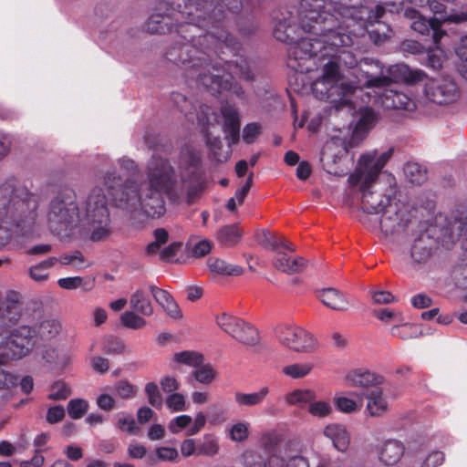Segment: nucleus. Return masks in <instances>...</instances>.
<instances>
[{
  "instance_id": "52",
  "label": "nucleus",
  "mask_w": 467,
  "mask_h": 467,
  "mask_svg": "<svg viewBox=\"0 0 467 467\" xmlns=\"http://www.w3.org/2000/svg\"><path fill=\"white\" fill-rule=\"evenodd\" d=\"M71 394L69 387L63 381L55 382L50 388L48 399L52 400H64Z\"/></svg>"
},
{
  "instance_id": "13",
  "label": "nucleus",
  "mask_w": 467,
  "mask_h": 467,
  "mask_svg": "<svg viewBox=\"0 0 467 467\" xmlns=\"http://www.w3.org/2000/svg\"><path fill=\"white\" fill-rule=\"evenodd\" d=\"M217 115L207 105H201L197 112V122L202 127V131L205 135L206 145L214 158L222 161L219 150L222 149V140L219 136H214L212 130L213 122H217Z\"/></svg>"
},
{
  "instance_id": "10",
  "label": "nucleus",
  "mask_w": 467,
  "mask_h": 467,
  "mask_svg": "<svg viewBox=\"0 0 467 467\" xmlns=\"http://www.w3.org/2000/svg\"><path fill=\"white\" fill-rule=\"evenodd\" d=\"M10 327H0V332L3 335V341L0 342V366L7 364L10 360L20 359L26 356L35 344V329L27 326H22L14 329L6 337L5 334Z\"/></svg>"
},
{
  "instance_id": "62",
  "label": "nucleus",
  "mask_w": 467,
  "mask_h": 467,
  "mask_svg": "<svg viewBox=\"0 0 467 467\" xmlns=\"http://www.w3.org/2000/svg\"><path fill=\"white\" fill-rule=\"evenodd\" d=\"M199 450L200 452L204 455L213 456L218 451V442L213 437L205 435L203 442L200 446Z\"/></svg>"
},
{
  "instance_id": "49",
  "label": "nucleus",
  "mask_w": 467,
  "mask_h": 467,
  "mask_svg": "<svg viewBox=\"0 0 467 467\" xmlns=\"http://www.w3.org/2000/svg\"><path fill=\"white\" fill-rule=\"evenodd\" d=\"M88 409V403L82 399L71 400L67 404V412L72 419H80Z\"/></svg>"
},
{
  "instance_id": "48",
  "label": "nucleus",
  "mask_w": 467,
  "mask_h": 467,
  "mask_svg": "<svg viewBox=\"0 0 467 467\" xmlns=\"http://www.w3.org/2000/svg\"><path fill=\"white\" fill-rule=\"evenodd\" d=\"M117 427L127 433L136 435L139 433L140 428L131 415L123 413L118 415Z\"/></svg>"
},
{
  "instance_id": "20",
  "label": "nucleus",
  "mask_w": 467,
  "mask_h": 467,
  "mask_svg": "<svg viewBox=\"0 0 467 467\" xmlns=\"http://www.w3.org/2000/svg\"><path fill=\"white\" fill-rule=\"evenodd\" d=\"M287 457L283 455L282 450L264 455L251 452L245 455V463L248 467H285Z\"/></svg>"
},
{
  "instance_id": "21",
  "label": "nucleus",
  "mask_w": 467,
  "mask_h": 467,
  "mask_svg": "<svg viewBox=\"0 0 467 467\" xmlns=\"http://www.w3.org/2000/svg\"><path fill=\"white\" fill-rule=\"evenodd\" d=\"M273 266L283 273L293 275L302 272L306 267V261L301 256L289 255L285 252H276Z\"/></svg>"
},
{
  "instance_id": "50",
  "label": "nucleus",
  "mask_w": 467,
  "mask_h": 467,
  "mask_svg": "<svg viewBox=\"0 0 467 467\" xmlns=\"http://www.w3.org/2000/svg\"><path fill=\"white\" fill-rule=\"evenodd\" d=\"M112 391L118 397L128 400L135 396L136 387L127 380H119L113 386Z\"/></svg>"
},
{
  "instance_id": "11",
  "label": "nucleus",
  "mask_w": 467,
  "mask_h": 467,
  "mask_svg": "<svg viewBox=\"0 0 467 467\" xmlns=\"http://www.w3.org/2000/svg\"><path fill=\"white\" fill-rule=\"evenodd\" d=\"M367 77L364 86L384 89L377 93L379 102L385 109L414 110L416 108L414 100L404 91L394 88H388L390 80L388 77L373 76L366 71Z\"/></svg>"
},
{
  "instance_id": "45",
  "label": "nucleus",
  "mask_w": 467,
  "mask_h": 467,
  "mask_svg": "<svg viewBox=\"0 0 467 467\" xmlns=\"http://www.w3.org/2000/svg\"><path fill=\"white\" fill-rule=\"evenodd\" d=\"M260 443L264 450V454L282 450L279 435L275 432H267L263 434Z\"/></svg>"
},
{
  "instance_id": "59",
  "label": "nucleus",
  "mask_w": 467,
  "mask_h": 467,
  "mask_svg": "<svg viewBox=\"0 0 467 467\" xmlns=\"http://www.w3.org/2000/svg\"><path fill=\"white\" fill-rule=\"evenodd\" d=\"M171 99L179 110L185 114V116L192 120V112L190 109L192 108V103L187 99L185 96L181 93H172Z\"/></svg>"
},
{
  "instance_id": "57",
  "label": "nucleus",
  "mask_w": 467,
  "mask_h": 467,
  "mask_svg": "<svg viewBox=\"0 0 467 467\" xmlns=\"http://www.w3.org/2000/svg\"><path fill=\"white\" fill-rule=\"evenodd\" d=\"M103 350L109 354H121L125 352V345L117 337H108L104 339Z\"/></svg>"
},
{
  "instance_id": "58",
  "label": "nucleus",
  "mask_w": 467,
  "mask_h": 467,
  "mask_svg": "<svg viewBox=\"0 0 467 467\" xmlns=\"http://www.w3.org/2000/svg\"><path fill=\"white\" fill-rule=\"evenodd\" d=\"M262 130L261 124L251 122L246 124L243 129V140L245 143L251 144L260 135Z\"/></svg>"
},
{
  "instance_id": "31",
  "label": "nucleus",
  "mask_w": 467,
  "mask_h": 467,
  "mask_svg": "<svg viewBox=\"0 0 467 467\" xmlns=\"http://www.w3.org/2000/svg\"><path fill=\"white\" fill-rule=\"evenodd\" d=\"M390 74L407 83H415L423 79L424 73L413 70L405 64H399L389 69Z\"/></svg>"
},
{
  "instance_id": "5",
  "label": "nucleus",
  "mask_w": 467,
  "mask_h": 467,
  "mask_svg": "<svg viewBox=\"0 0 467 467\" xmlns=\"http://www.w3.org/2000/svg\"><path fill=\"white\" fill-rule=\"evenodd\" d=\"M237 46L238 43L234 39V47L221 44L207 50V61L197 68L187 70L188 77L195 78L198 83L207 88L213 95L219 94L223 90H229L236 97L244 99V90L234 81V77L245 80L253 79V74L247 59L242 56L236 57L234 60L226 61L223 66L221 59L213 60L212 57V53L215 52L218 47H225L235 49Z\"/></svg>"
},
{
  "instance_id": "40",
  "label": "nucleus",
  "mask_w": 467,
  "mask_h": 467,
  "mask_svg": "<svg viewBox=\"0 0 467 467\" xmlns=\"http://www.w3.org/2000/svg\"><path fill=\"white\" fill-rule=\"evenodd\" d=\"M406 179L413 184H421L427 180L426 170L418 163H407L404 167Z\"/></svg>"
},
{
  "instance_id": "6",
  "label": "nucleus",
  "mask_w": 467,
  "mask_h": 467,
  "mask_svg": "<svg viewBox=\"0 0 467 467\" xmlns=\"http://www.w3.org/2000/svg\"><path fill=\"white\" fill-rule=\"evenodd\" d=\"M37 202L26 188L14 178L0 184V228L16 226L24 230L36 219Z\"/></svg>"
},
{
  "instance_id": "55",
  "label": "nucleus",
  "mask_w": 467,
  "mask_h": 467,
  "mask_svg": "<svg viewBox=\"0 0 467 467\" xmlns=\"http://www.w3.org/2000/svg\"><path fill=\"white\" fill-rule=\"evenodd\" d=\"M145 393L149 403L154 408L160 409L162 406V397L156 383L149 382L145 386Z\"/></svg>"
},
{
  "instance_id": "2",
  "label": "nucleus",
  "mask_w": 467,
  "mask_h": 467,
  "mask_svg": "<svg viewBox=\"0 0 467 467\" xmlns=\"http://www.w3.org/2000/svg\"><path fill=\"white\" fill-rule=\"evenodd\" d=\"M146 27L151 34L174 33L165 58L185 72L203 65L207 50L234 45L220 0H162Z\"/></svg>"
},
{
  "instance_id": "18",
  "label": "nucleus",
  "mask_w": 467,
  "mask_h": 467,
  "mask_svg": "<svg viewBox=\"0 0 467 467\" xmlns=\"http://www.w3.org/2000/svg\"><path fill=\"white\" fill-rule=\"evenodd\" d=\"M436 241L428 234H420L410 248V258L413 264H425L431 258Z\"/></svg>"
},
{
  "instance_id": "17",
  "label": "nucleus",
  "mask_w": 467,
  "mask_h": 467,
  "mask_svg": "<svg viewBox=\"0 0 467 467\" xmlns=\"http://www.w3.org/2000/svg\"><path fill=\"white\" fill-rule=\"evenodd\" d=\"M380 219V228L385 234H393L403 230L407 225V221L400 209V204L396 202L387 207Z\"/></svg>"
},
{
  "instance_id": "3",
  "label": "nucleus",
  "mask_w": 467,
  "mask_h": 467,
  "mask_svg": "<svg viewBox=\"0 0 467 467\" xmlns=\"http://www.w3.org/2000/svg\"><path fill=\"white\" fill-rule=\"evenodd\" d=\"M274 19L275 38L290 45L287 67L301 74L318 69L327 48L352 43L350 34L338 31V21L325 0H291Z\"/></svg>"
},
{
  "instance_id": "4",
  "label": "nucleus",
  "mask_w": 467,
  "mask_h": 467,
  "mask_svg": "<svg viewBox=\"0 0 467 467\" xmlns=\"http://www.w3.org/2000/svg\"><path fill=\"white\" fill-rule=\"evenodd\" d=\"M392 154V148L380 153L377 150L365 152L360 156L355 172L348 178V182L353 186L361 183V208L365 213L377 214L396 202L395 178L386 175L381 181L376 182L379 174Z\"/></svg>"
},
{
  "instance_id": "42",
  "label": "nucleus",
  "mask_w": 467,
  "mask_h": 467,
  "mask_svg": "<svg viewBox=\"0 0 467 467\" xmlns=\"http://www.w3.org/2000/svg\"><path fill=\"white\" fill-rule=\"evenodd\" d=\"M174 361L185 364L190 367L197 368L202 364L203 357L196 351H182L174 354Z\"/></svg>"
},
{
  "instance_id": "37",
  "label": "nucleus",
  "mask_w": 467,
  "mask_h": 467,
  "mask_svg": "<svg viewBox=\"0 0 467 467\" xmlns=\"http://www.w3.org/2000/svg\"><path fill=\"white\" fill-rule=\"evenodd\" d=\"M358 400H354L345 396H335L334 403L336 408L343 413H353L359 410L362 407L364 396L357 395Z\"/></svg>"
},
{
  "instance_id": "34",
  "label": "nucleus",
  "mask_w": 467,
  "mask_h": 467,
  "mask_svg": "<svg viewBox=\"0 0 467 467\" xmlns=\"http://www.w3.org/2000/svg\"><path fill=\"white\" fill-rule=\"evenodd\" d=\"M317 394L314 390L306 389H295L285 396V400L289 405L304 406L305 404L310 405V403L316 400Z\"/></svg>"
},
{
  "instance_id": "54",
  "label": "nucleus",
  "mask_w": 467,
  "mask_h": 467,
  "mask_svg": "<svg viewBox=\"0 0 467 467\" xmlns=\"http://www.w3.org/2000/svg\"><path fill=\"white\" fill-rule=\"evenodd\" d=\"M165 403L167 408L173 412L184 411L187 410L184 396L178 392L169 395L165 400Z\"/></svg>"
},
{
  "instance_id": "27",
  "label": "nucleus",
  "mask_w": 467,
  "mask_h": 467,
  "mask_svg": "<svg viewBox=\"0 0 467 467\" xmlns=\"http://www.w3.org/2000/svg\"><path fill=\"white\" fill-rule=\"evenodd\" d=\"M440 26L441 24L438 19H427L420 16L417 20L411 23L410 27L421 35H427L432 30L434 42L438 44L444 35V32L440 29Z\"/></svg>"
},
{
  "instance_id": "39",
  "label": "nucleus",
  "mask_w": 467,
  "mask_h": 467,
  "mask_svg": "<svg viewBox=\"0 0 467 467\" xmlns=\"http://www.w3.org/2000/svg\"><path fill=\"white\" fill-rule=\"evenodd\" d=\"M233 337L244 345L254 346L258 342V332L254 327L244 321L243 326H240Z\"/></svg>"
},
{
  "instance_id": "23",
  "label": "nucleus",
  "mask_w": 467,
  "mask_h": 467,
  "mask_svg": "<svg viewBox=\"0 0 467 467\" xmlns=\"http://www.w3.org/2000/svg\"><path fill=\"white\" fill-rule=\"evenodd\" d=\"M323 433L330 439L335 448L339 451H345L350 441L349 434L344 425L333 423L325 427Z\"/></svg>"
},
{
  "instance_id": "32",
  "label": "nucleus",
  "mask_w": 467,
  "mask_h": 467,
  "mask_svg": "<svg viewBox=\"0 0 467 467\" xmlns=\"http://www.w3.org/2000/svg\"><path fill=\"white\" fill-rule=\"evenodd\" d=\"M130 305L132 309L143 316H151L153 307L142 289H137L130 296Z\"/></svg>"
},
{
  "instance_id": "63",
  "label": "nucleus",
  "mask_w": 467,
  "mask_h": 467,
  "mask_svg": "<svg viewBox=\"0 0 467 467\" xmlns=\"http://www.w3.org/2000/svg\"><path fill=\"white\" fill-rule=\"evenodd\" d=\"M444 462V454L440 451H433L422 461L420 467H439Z\"/></svg>"
},
{
  "instance_id": "14",
  "label": "nucleus",
  "mask_w": 467,
  "mask_h": 467,
  "mask_svg": "<svg viewBox=\"0 0 467 467\" xmlns=\"http://www.w3.org/2000/svg\"><path fill=\"white\" fill-rule=\"evenodd\" d=\"M424 91L429 100L439 105L454 102L459 94L456 84L449 79H431L425 84Z\"/></svg>"
},
{
  "instance_id": "46",
  "label": "nucleus",
  "mask_w": 467,
  "mask_h": 467,
  "mask_svg": "<svg viewBox=\"0 0 467 467\" xmlns=\"http://www.w3.org/2000/svg\"><path fill=\"white\" fill-rule=\"evenodd\" d=\"M193 378L200 383L210 384L216 377V372L211 365H199L192 371Z\"/></svg>"
},
{
  "instance_id": "61",
  "label": "nucleus",
  "mask_w": 467,
  "mask_h": 467,
  "mask_svg": "<svg viewBox=\"0 0 467 467\" xmlns=\"http://www.w3.org/2000/svg\"><path fill=\"white\" fill-rule=\"evenodd\" d=\"M230 436L233 441H243L248 437V424L238 422L232 426Z\"/></svg>"
},
{
  "instance_id": "15",
  "label": "nucleus",
  "mask_w": 467,
  "mask_h": 467,
  "mask_svg": "<svg viewBox=\"0 0 467 467\" xmlns=\"http://www.w3.org/2000/svg\"><path fill=\"white\" fill-rule=\"evenodd\" d=\"M343 27L347 34H350L352 36V42H354V35L349 30L350 27H346L345 26H343ZM352 44L353 43L334 47L335 48L333 49L327 48V54L326 55L325 61L323 63H331L336 65L338 70H340V67L343 66L349 68L354 67L358 63V59L353 52L348 49V47Z\"/></svg>"
},
{
  "instance_id": "43",
  "label": "nucleus",
  "mask_w": 467,
  "mask_h": 467,
  "mask_svg": "<svg viewBox=\"0 0 467 467\" xmlns=\"http://www.w3.org/2000/svg\"><path fill=\"white\" fill-rule=\"evenodd\" d=\"M307 410L315 418H326L332 414L333 407L329 401L314 400Z\"/></svg>"
},
{
  "instance_id": "12",
  "label": "nucleus",
  "mask_w": 467,
  "mask_h": 467,
  "mask_svg": "<svg viewBox=\"0 0 467 467\" xmlns=\"http://www.w3.org/2000/svg\"><path fill=\"white\" fill-rule=\"evenodd\" d=\"M275 337L285 348L300 353L311 352L316 348L314 337L296 325L282 324L275 329Z\"/></svg>"
},
{
  "instance_id": "28",
  "label": "nucleus",
  "mask_w": 467,
  "mask_h": 467,
  "mask_svg": "<svg viewBox=\"0 0 467 467\" xmlns=\"http://www.w3.org/2000/svg\"><path fill=\"white\" fill-rule=\"evenodd\" d=\"M377 120V114L372 109L366 108L362 109L353 130V136L355 138L362 137L372 129Z\"/></svg>"
},
{
  "instance_id": "25",
  "label": "nucleus",
  "mask_w": 467,
  "mask_h": 467,
  "mask_svg": "<svg viewBox=\"0 0 467 467\" xmlns=\"http://www.w3.org/2000/svg\"><path fill=\"white\" fill-rule=\"evenodd\" d=\"M19 294L16 292H10L7 295L8 300L11 305L7 306L5 311L0 312V327L13 326L17 323L20 318V307L16 305L19 300ZM3 341V335L0 332V342Z\"/></svg>"
},
{
  "instance_id": "7",
  "label": "nucleus",
  "mask_w": 467,
  "mask_h": 467,
  "mask_svg": "<svg viewBox=\"0 0 467 467\" xmlns=\"http://www.w3.org/2000/svg\"><path fill=\"white\" fill-rule=\"evenodd\" d=\"M319 67L320 75L311 85L314 96L328 101L336 110L347 109L351 113L355 108L350 97L357 91V87L345 79L336 65L322 63Z\"/></svg>"
},
{
  "instance_id": "36",
  "label": "nucleus",
  "mask_w": 467,
  "mask_h": 467,
  "mask_svg": "<svg viewBox=\"0 0 467 467\" xmlns=\"http://www.w3.org/2000/svg\"><path fill=\"white\" fill-rule=\"evenodd\" d=\"M269 393L267 387H263L258 392L253 393H235V401L242 406H255L263 402L264 399Z\"/></svg>"
},
{
  "instance_id": "24",
  "label": "nucleus",
  "mask_w": 467,
  "mask_h": 467,
  "mask_svg": "<svg viewBox=\"0 0 467 467\" xmlns=\"http://www.w3.org/2000/svg\"><path fill=\"white\" fill-rule=\"evenodd\" d=\"M379 460L385 465L397 463L404 453V446L397 440L386 441L379 449Z\"/></svg>"
},
{
  "instance_id": "60",
  "label": "nucleus",
  "mask_w": 467,
  "mask_h": 467,
  "mask_svg": "<svg viewBox=\"0 0 467 467\" xmlns=\"http://www.w3.org/2000/svg\"><path fill=\"white\" fill-rule=\"evenodd\" d=\"M59 262L62 265H72L74 267L83 268L85 259L79 251H75L70 254H63L59 258Z\"/></svg>"
},
{
  "instance_id": "22",
  "label": "nucleus",
  "mask_w": 467,
  "mask_h": 467,
  "mask_svg": "<svg viewBox=\"0 0 467 467\" xmlns=\"http://www.w3.org/2000/svg\"><path fill=\"white\" fill-rule=\"evenodd\" d=\"M318 299L327 307L336 311H345L348 301L342 293L335 288H324L317 292Z\"/></svg>"
},
{
  "instance_id": "56",
  "label": "nucleus",
  "mask_w": 467,
  "mask_h": 467,
  "mask_svg": "<svg viewBox=\"0 0 467 467\" xmlns=\"http://www.w3.org/2000/svg\"><path fill=\"white\" fill-rule=\"evenodd\" d=\"M192 419L190 415H180L170 420L168 424L169 431L173 433H179L182 430L187 428L192 423Z\"/></svg>"
},
{
  "instance_id": "19",
  "label": "nucleus",
  "mask_w": 467,
  "mask_h": 467,
  "mask_svg": "<svg viewBox=\"0 0 467 467\" xmlns=\"http://www.w3.org/2000/svg\"><path fill=\"white\" fill-rule=\"evenodd\" d=\"M346 381L349 387L366 389L382 384L384 378L368 369L357 368L347 374Z\"/></svg>"
},
{
  "instance_id": "51",
  "label": "nucleus",
  "mask_w": 467,
  "mask_h": 467,
  "mask_svg": "<svg viewBox=\"0 0 467 467\" xmlns=\"http://www.w3.org/2000/svg\"><path fill=\"white\" fill-rule=\"evenodd\" d=\"M121 324L129 328L138 329L146 325L145 319L133 311H126L120 317Z\"/></svg>"
},
{
  "instance_id": "38",
  "label": "nucleus",
  "mask_w": 467,
  "mask_h": 467,
  "mask_svg": "<svg viewBox=\"0 0 467 467\" xmlns=\"http://www.w3.org/2000/svg\"><path fill=\"white\" fill-rule=\"evenodd\" d=\"M216 324L232 337L238 331L240 326H243L244 320L237 317L223 313L221 316L215 317Z\"/></svg>"
},
{
  "instance_id": "9",
  "label": "nucleus",
  "mask_w": 467,
  "mask_h": 467,
  "mask_svg": "<svg viewBox=\"0 0 467 467\" xmlns=\"http://www.w3.org/2000/svg\"><path fill=\"white\" fill-rule=\"evenodd\" d=\"M47 220L51 230L57 233L83 225L81 210L73 190L66 189L52 199Z\"/></svg>"
},
{
  "instance_id": "35",
  "label": "nucleus",
  "mask_w": 467,
  "mask_h": 467,
  "mask_svg": "<svg viewBox=\"0 0 467 467\" xmlns=\"http://www.w3.org/2000/svg\"><path fill=\"white\" fill-rule=\"evenodd\" d=\"M56 257H49L28 269L29 276L36 282L46 281L48 277V270L56 264Z\"/></svg>"
},
{
  "instance_id": "1",
  "label": "nucleus",
  "mask_w": 467,
  "mask_h": 467,
  "mask_svg": "<svg viewBox=\"0 0 467 467\" xmlns=\"http://www.w3.org/2000/svg\"><path fill=\"white\" fill-rule=\"evenodd\" d=\"M109 161L108 156L99 157L98 185L90 191L81 210L83 225H88L92 241H101L111 234L108 199L99 185L108 189L119 209L133 218L140 214L160 217L166 211L165 197L172 202L185 199L191 204L204 189L202 151L191 143L180 150L178 177L168 159L153 155L146 164L144 181L128 179L121 184L122 178L114 168L103 170Z\"/></svg>"
},
{
  "instance_id": "44",
  "label": "nucleus",
  "mask_w": 467,
  "mask_h": 467,
  "mask_svg": "<svg viewBox=\"0 0 467 467\" xmlns=\"http://www.w3.org/2000/svg\"><path fill=\"white\" fill-rule=\"evenodd\" d=\"M313 368L311 363H295L283 368V372L292 379H301L310 373Z\"/></svg>"
},
{
  "instance_id": "8",
  "label": "nucleus",
  "mask_w": 467,
  "mask_h": 467,
  "mask_svg": "<svg viewBox=\"0 0 467 467\" xmlns=\"http://www.w3.org/2000/svg\"><path fill=\"white\" fill-rule=\"evenodd\" d=\"M329 13L338 21V31H344L343 26L351 27L358 24L365 27L372 25L383 16L386 8L377 5L374 9L362 5V0H325Z\"/></svg>"
},
{
  "instance_id": "53",
  "label": "nucleus",
  "mask_w": 467,
  "mask_h": 467,
  "mask_svg": "<svg viewBox=\"0 0 467 467\" xmlns=\"http://www.w3.org/2000/svg\"><path fill=\"white\" fill-rule=\"evenodd\" d=\"M378 27L371 29L368 34L370 39L376 44L380 45L391 36V29L385 24L378 23Z\"/></svg>"
},
{
  "instance_id": "41",
  "label": "nucleus",
  "mask_w": 467,
  "mask_h": 467,
  "mask_svg": "<svg viewBox=\"0 0 467 467\" xmlns=\"http://www.w3.org/2000/svg\"><path fill=\"white\" fill-rule=\"evenodd\" d=\"M60 329L61 325L57 320L48 319L38 325L37 334L42 339L48 340L58 335Z\"/></svg>"
},
{
  "instance_id": "26",
  "label": "nucleus",
  "mask_w": 467,
  "mask_h": 467,
  "mask_svg": "<svg viewBox=\"0 0 467 467\" xmlns=\"http://www.w3.org/2000/svg\"><path fill=\"white\" fill-rule=\"evenodd\" d=\"M150 292L155 301L166 311L170 317L173 318L181 317V311L178 305L166 290L161 289L155 285H150Z\"/></svg>"
},
{
  "instance_id": "33",
  "label": "nucleus",
  "mask_w": 467,
  "mask_h": 467,
  "mask_svg": "<svg viewBox=\"0 0 467 467\" xmlns=\"http://www.w3.org/2000/svg\"><path fill=\"white\" fill-rule=\"evenodd\" d=\"M242 237V232L237 224L225 225L222 227L217 234L220 244L224 246L235 245Z\"/></svg>"
},
{
  "instance_id": "16",
  "label": "nucleus",
  "mask_w": 467,
  "mask_h": 467,
  "mask_svg": "<svg viewBox=\"0 0 467 467\" xmlns=\"http://www.w3.org/2000/svg\"><path fill=\"white\" fill-rule=\"evenodd\" d=\"M221 114L223 119V131L229 146L235 144L240 139L241 119L238 109L229 104L221 108Z\"/></svg>"
},
{
  "instance_id": "30",
  "label": "nucleus",
  "mask_w": 467,
  "mask_h": 467,
  "mask_svg": "<svg viewBox=\"0 0 467 467\" xmlns=\"http://www.w3.org/2000/svg\"><path fill=\"white\" fill-rule=\"evenodd\" d=\"M207 265L212 272L218 275L236 276L243 274V268L241 266L229 264L219 258H209Z\"/></svg>"
},
{
  "instance_id": "29",
  "label": "nucleus",
  "mask_w": 467,
  "mask_h": 467,
  "mask_svg": "<svg viewBox=\"0 0 467 467\" xmlns=\"http://www.w3.org/2000/svg\"><path fill=\"white\" fill-rule=\"evenodd\" d=\"M367 410L371 416H381L388 410V401L380 389H373L368 396Z\"/></svg>"
},
{
  "instance_id": "64",
  "label": "nucleus",
  "mask_w": 467,
  "mask_h": 467,
  "mask_svg": "<svg viewBox=\"0 0 467 467\" xmlns=\"http://www.w3.org/2000/svg\"><path fill=\"white\" fill-rule=\"evenodd\" d=\"M57 284L61 288L70 290L84 286L86 282L80 276H74L60 278Z\"/></svg>"
},
{
  "instance_id": "47",
  "label": "nucleus",
  "mask_w": 467,
  "mask_h": 467,
  "mask_svg": "<svg viewBox=\"0 0 467 467\" xmlns=\"http://www.w3.org/2000/svg\"><path fill=\"white\" fill-rule=\"evenodd\" d=\"M390 333L393 337H400L403 340L417 337L420 334L413 325L408 323L392 327Z\"/></svg>"
}]
</instances>
